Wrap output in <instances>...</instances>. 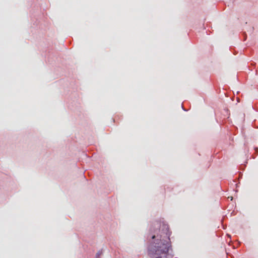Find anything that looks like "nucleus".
Returning <instances> with one entry per match:
<instances>
[{
  "mask_svg": "<svg viewBox=\"0 0 258 258\" xmlns=\"http://www.w3.org/2000/svg\"><path fill=\"white\" fill-rule=\"evenodd\" d=\"M169 226L165 222L153 221L145 235L147 254L150 258H172Z\"/></svg>",
  "mask_w": 258,
  "mask_h": 258,
  "instance_id": "nucleus-1",
  "label": "nucleus"
},
{
  "mask_svg": "<svg viewBox=\"0 0 258 258\" xmlns=\"http://www.w3.org/2000/svg\"><path fill=\"white\" fill-rule=\"evenodd\" d=\"M255 150H258V148H255Z\"/></svg>",
  "mask_w": 258,
  "mask_h": 258,
  "instance_id": "nucleus-7",
  "label": "nucleus"
},
{
  "mask_svg": "<svg viewBox=\"0 0 258 258\" xmlns=\"http://www.w3.org/2000/svg\"><path fill=\"white\" fill-rule=\"evenodd\" d=\"M243 35L244 36L243 41H245L246 40V34L245 32L243 33Z\"/></svg>",
  "mask_w": 258,
  "mask_h": 258,
  "instance_id": "nucleus-3",
  "label": "nucleus"
},
{
  "mask_svg": "<svg viewBox=\"0 0 258 258\" xmlns=\"http://www.w3.org/2000/svg\"><path fill=\"white\" fill-rule=\"evenodd\" d=\"M182 109H183L184 111H187L186 109H185L184 108V107H183V105H182Z\"/></svg>",
  "mask_w": 258,
  "mask_h": 258,
  "instance_id": "nucleus-4",
  "label": "nucleus"
},
{
  "mask_svg": "<svg viewBox=\"0 0 258 258\" xmlns=\"http://www.w3.org/2000/svg\"><path fill=\"white\" fill-rule=\"evenodd\" d=\"M102 254V251H98L96 254V258H99L100 256Z\"/></svg>",
  "mask_w": 258,
  "mask_h": 258,
  "instance_id": "nucleus-2",
  "label": "nucleus"
},
{
  "mask_svg": "<svg viewBox=\"0 0 258 258\" xmlns=\"http://www.w3.org/2000/svg\"><path fill=\"white\" fill-rule=\"evenodd\" d=\"M233 199V197H231V200H232Z\"/></svg>",
  "mask_w": 258,
  "mask_h": 258,
  "instance_id": "nucleus-6",
  "label": "nucleus"
},
{
  "mask_svg": "<svg viewBox=\"0 0 258 258\" xmlns=\"http://www.w3.org/2000/svg\"><path fill=\"white\" fill-rule=\"evenodd\" d=\"M227 236H228V237H229L230 238H231V235H229V234H227Z\"/></svg>",
  "mask_w": 258,
  "mask_h": 258,
  "instance_id": "nucleus-5",
  "label": "nucleus"
}]
</instances>
